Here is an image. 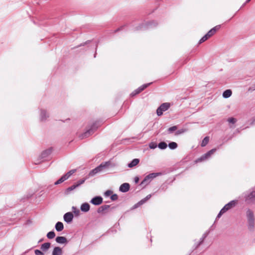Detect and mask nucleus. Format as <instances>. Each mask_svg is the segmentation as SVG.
Here are the masks:
<instances>
[{"instance_id": "1", "label": "nucleus", "mask_w": 255, "mask_h": 255, "mask_svg": "<svg viewBox=\"0 0 255 255\" xmlns=\"http://www.w3.org/2000/svg\"><path fill=\"white\" fill-rule=\"evenodd\" d=\"M237 203V201L236 200L231 201L230 202L226 204L220 211V213L217 216L218 218H220L222 215L226 212L229 210L234 207Z\"/></svg>"}, {"instance_id": "2", "label": "nucleus", "mask_w": 255, "mask_h": 255, "mask_svg": "<svg viewBox=\"0 0 255 255\" xmlns=\"http://www.w3.org/2000/svg\"><path fill=\"white\" fill-rule=\"evenodd\" d=\"M247 216L249 223V228L250 230H252L255 224L254 213L251 210H248L247 212Z\"/></svg>"}, {"instance_id": "3", "label": "nucleus", "mask_w": 255, "mask_h": 255, "mask_svg": "<svg viewBox=\"0 0 255 255\" xmlns=\"http://www.w3.org/2000/svg\"><path fill=\"white\" fill-rule=\"evenodd\" d=\"M216 150V149L215 148L209 150L205 154L202 155L200 157L196 159L194 161V162L197 163L207 160L211 156L212 154H213L215 152Z\"/></svg>"}, {"instance_id": "4", "label": "nucleus", "mask_w": 255, "mask_h": 255, "mask_svg": "<svg viewBox=\"0 0 255 255\" xmlns=\"http://www.w3.org/2000/svg\"><path fill=\"white\" fill-rule=\"evenodd\" d=\"M160 175H161V173H150L145 177L144 179L141 182V184L145 186L148 185L153 179Z\"/></svg>"}, {"instance_id": "5", "label": "nucleus", "mask_w": 255, "mask_h": 255, "mask_svg": "<svg viewBox=\"0 0 255 255\" xmlns=\"http://www.w3.org/2000/svg\"><path fill=\"white\" fill-rule=\"evenodd\" d=\"M100 126V124L99 122H95L93 124L89 129L87 130L85 132L81 135V138H83L89 136L90 135L92 134Z\"/></svg>"}, {"instance_id": "6", "label": "nucleus", "mask_w": 255, "mask_h": 255, "mask_svg": "<svg viewBox=\"0 0 255 255\" xmlns=\"http://www.w3.org/2000/svg\"><path fill=\"white\" fill-rule=\"evenodd\" d=\"M170 107V104L168 103H165L160 105L156 110V113L158 116H161L162 115L163 112L167 110Z\"/></svg>"}, {"instance_id": "7", "label": "nucleus", "mask_w": 255, "mask_h": 255, "mask_svg": "<svg viewBox=\"0 0 255 255\" xmlns=\"http://www.w3.org/2000/svg\"><path fill=\"white\" fill-rule=\"evenodd\" d=\"M255 198V191H252L245 197V201L249 204L254 201Z\"/></svg>"}, {"instance_id": "8", "label": "nucleus", "mask_w": 255, "mask_h": 255, "mask_svg": "<svg viewBox=\"0 0 255 255\" xmlns=\"http://www.w3.org/2000/svg\"><path fill=\"white\" fill-rule=\"evenodd\" d=\"M149 84H144L139 87L137 89L134 91L131 94V96H134L139 93H140L141 92H142L143 90H144L145 88H146L149 85Z\"/></svg>"}, {"instance_id": "9", "label": "nucleus", "mask_w": 255, "mask_h": 255, "mask_svg": "<svg viewBox=\"0 0 255 255\" xmlns=\"http://www.w3.org/2000/svg\"><path fill=\"white\" fill-rule=\"evenodd\" d=\"M110 164L109 162L101 163L99 166L95 168V170H96V172L98 173L102 171L104 168L108 167Z\"/></svg>"}, {"instance_id": "10", "label": "nucleus", "mask_w": 255, "mask_h": 255, "mask_svg": "<svg viewBox=\"0 0 255 255\" xmlns=\"http://www.w3.org/2000/svg\"><path fill=\"white\" fill-rule=\"evenodd\" d=\"M103 198L100 196H97L91 200V203L95 205H99L102 203Z\"/></svg>"}, {"instance_id": "11", "label": "nucleus", "mask_w": 255, "mask_h": 255, "mask_svg": "<svg viewBox=\"0 0 255 255\" xmlns=\"http://www.w3.org/2000/svg\"><path fill=\"white\" fill-rule=\"evenodd\" d=\"M220 28V25H217L212 28L210 30H209L208 33L206 34L207 36L210 38L213 35L215 34V33Z\"/></svg>"}, {"instance_id": "12", "label": "nucleus", "mask_w": 255, "mask_h": 255, "mask_svg": "<svg viewBox=\"0 0 255 255\" xmlns=\"http://www.w3.org/2000/svg\"><path fill=\"white\" fill-rule=\"evenodd\" d=\"M73 218V215L71 212H68L64 215V221L67 223L71 222Z\"/></svg>"}, {"instance_id": "13", "label": "nucleus", "mask_w": 255, "mask_h": 255, "mask_svg": "<svg viewBox=\"0 0 255 255\" xmlns=\"http://www.w3.org/2000/svg\"><path fill=\"white\" fill-rule=\"evenodd\" d=\"M129 187L128 183H125L121 185L120 190L123 192H126L129 190Z\"/></svg>"}, {"instance_id": "14", "label": "nucleus", "mask_w": 255, "mask_h": 255, "mask_svg": "<svg viewBox=\"0 0 255 255\" xmlns=\"http://www.w3.org/2000/svg\"><path fill=\"white\" fill-rule=\"evenodd\" d=\"M109 208H110L109 205H103L98 208L97 212L98 213H104L107 210H108V209Z\"/></svg>"}, {"instance_id": "15", "label": "nucleus", "mask_w": 255, "mask_h": 255, "mask_svg": "<svg viewBox=\"0 0 255 255\" xmlns=\"http://www.w3.org/2000/svg\"><path fill=\"white\" fill-rule=\"evenodd\" d=\"M90 205L87 203H83L81 206V210L82 211L87 212L90 210Z\"/></svg>"}, {"instance_id": "16", "label": "nucleus", "mask_w": 255, "mask_h": 255, "mask_svg": "<svg viewBox=\"0 0 255 255\" xmlns=\"http://www.w3.org/2000/svg\"><path fill=\"white\" fill-rule=\"evenodd\" d=\"M62 254V249L58 247H55L52 252V255H61Z\"/></svg>"}, {"instance_id": "17", "label": "nucleus", "mask_w": 255, "mask_h": 255, "mask_svg": "<svg viewBox=\"0 0 255 255\" xmlns=\"http://www.w3.org/2000/svg\"><path fill=\"white\" fill-rule=\"evenodd\" d=\"M56 241L59 244H65L67 243V239L64 237H57Z\"/></svg>"}, {"instance_id": "18", "label": "nucleus", "mask_w": 255, "mask_h": 255, "mask_svg": "<svg viewBox=\"0 0 255 255\" xmlns=\"http://www.w3.org/2000/svg\"><path fill=\"white\" fill-rule=\"evenodd\" d=\"M139 160L137 158L133 159L130 163L128 164V166L130 168H132L138 164Z\"/></svg>"}, {"instance_id": "19", "label": "nucleus", "mask_w": 255, "mask_h": 255, "mask_svg": "<svg viewBox=\"0 0 255 255\" xmlns=\"http://www.w3.org/2000/svg\"><path fill=\"white\" fill-rule=\"evenodd\" d=\"M63 228L64 226L62 222H58L56 223L55 225V229L57 231L60 232L63 230Z\"/></svg>"}, {"instance_id": "20", "label": "nucleus", "mask_w": 255, "mask_h": 255, "mask_svg": "<svg viewBox=\"0 0 255 255\" xmlns=\"http://www.w3.org/2000/svg\"><path fill=\"white\" fill-rule=\"evenodd\" d=\"M232 92L231 90H227L223 93V96L225 98H227L230 97L232 95Z\"/></svg>"}, {"instance_id": "21", "label": "nucleus", "mask_w": 255, "mask_h": 255, "mask_svg": "<svg viewBox=\"0 0 255 255\" xmlns=\"http://www.w3.org/2000/svg\"><path fill=\"white\" fill-rule=\"evenodd\" d=\"M50 247V243H46L42 244L41 246V249L43 251L47 250Z\"/></svg>"}, {"instance_id": "22", "label": "nucleus", "mask_w": 255, "mask_h": 255, "mask_svg": "<svg viewBox=\"0 0 255 255\" xmlns=\"http://www.w3.org/2000/svg\"><path fill=\"white\" fill-rule=\"evenodd\" d=\"M209 141V137L206 136L202 141V143L201 144V146L202 147L205 146L208 144Z\"/></svg>"}, {"instance_id": "23", "label": "nucleus", "mask_w": 255, "mask_h": 255, "mask_svg": "<svg viewBox=\"0 0 255 255\" xmlns=\"http://www.w3.org/2000/svg\"><path fill=\"white\" fill-rule=\"evenodd\" d=\"M151 195L149 194V195H148L144 199L141 200L140 201H139L138 203V204L139 205H142V204H143L144 203H145L147 200H148V199H149L151 197Z\"/></svg>"}, {"instance_id": "24", "label": "nucleus", "mask_w": 255, "mask_h": 255, "mask_svg": "<svg viewBox=\"0 0 255 255\" xmlns=\"http://www.w3.org/2000/svg\"><path fill=\"white\" fill-rule=\"evenodd\" d=\"M158 147L161 149H165L167 147V144L165 142H161L158 144Z\"/></svg>"}, {"instance_id": "25", "label": "nucleus", "mask_w": 255, "mask_h": 255, "mask_svg": "<svg viewBox=\"0 0 255 255\" xmlns=\"http://www.w3.org/2000/svg\"><path fill=\"white\" fill-rule=\"evenodd\" d=\"M66 177H65L64 175L63 176H62L59 180H58L55 183V185H57V184H59L60 183H62L63 181H64L65 180H67L66 179Z\"/></svg>"}, {"instance_id": "26", "label": "nucleus", "mask_w": 255, "mask_h": 255, "mask_svg": "<svg viewBox=\"0 0 255 255\" xmlns=\"http://www.w3.org/2000/svg\"><path fill=\"white\" fill-rule=\"evenodd\" d=\"M76 171V170L73 169L69 171L67 173H66L64 176L66 177V179H68L71 175H72Z\"/></svg>"}, {"instance_id": "27", "label": "nucleus", "mask_w": 255, "mask_h": 255, "mask_svg": "<svg viewBox=\"0 0 255 255\" xmlns=\"http://www.w3.org/2000/svg\"><path fill=\"white\" fill-rule=\"evenodd\" d=\"M55 236V234L54 232L51 231L48 233L47 237L48 239H52Z\"/></svg>"}, {"instance_id": "28", "label": "nucleus", "mask_w": 255, "mask_h": 255, "mask_svg": "<svg viewBox=\"0 0 255 255\" xmlns=\"http://www.w3.org/2000/svg\"><path fill=\"white\" fill-rule=\"evenodd\" d=\"M168 146L170 148L173 149L177 147V144L176 142H172L169 143Z\"/></svg>"}, {"instance_id": "29", "label": "nucleus", "mask_w": 255, "mask_h": 255, "mask_svg": "<svg viewBox=\"0 0 255 255\" xmlns=\"http://www.w3.org/2000/svg\"><path fill=\"white\" fill-rule=\"evenodd\" d=\"M209 37L207 36V34L205 35L199 41V43H202V42H205L207 39H208Z\"/></svg>"}, {"instance_id": "30", "label": "nucleus", "mask_w": 255, "mask_h": 255, "mask_svg": "<svg viewBox=\"0 0 255 255\" xmlns=\"http://www.w3.org/2000/svg\"><path fill=\"white\" fill-rule=\"evenodd\" d=\"M149 146L151 149H154L157 147V144L155 142H152L150 143Z\"/></svg>"}, {"instance_id": "31", "label": "nucleus", "mask_w": 255, "mask_h": 255, "mask_svg": "<svg viewBox=\"0 0 255 255\" xmlns=\"http://www.w3.org/2000/svg\"><path fill=\"white\" fill-rule=\"evenodd\" d=\"M228 121L230 123L235 124L237 122V120L234 118H231L228 120Z\"/></svg>"}, {"instance_id": "32", "label": "nucleus", "mask_w": 255, "mask_h": 255, "mask_svg": "<svg viewBox=\"0 0 255 255\" xmlns=\"http://www.w3.org/2000/svg\"><path fill=\"white\" fill-rule=\"evenodd\" d=\"M97 173L96 172V170H95V169L92 170L89 173V176H93L96 174Z\"/></svg>"}, {"instance_id": "33", "label": "nucleus", "mask_w": 255, "mask_h": 255, "mask_svg": "<svg viewBox=\"0 0 255 255\" xmlns=\"http://www.w3.org/2000/svg\"><path fill=\"white\" fill-rule=\"evenodd\" d=\"M78 187V185H77V184H74V185H73L72 186L69 187L67 190L68 191H72L73 190H74V189H75L76 187Z\"/></svg>"}, {"instance_id": "34", "label": "nucleus", "mask_w": 255, "mask_h": 255, "mask_svg": "<svg viewBox=\"0 0 255 255\" xmlns=\"http://www.w3.org/2000/svg\"><path fill=\"white\" fill-rule=\"evenodd\" d=\"M177 128L176 126H173L168 128V131L170 132H172L177 129Z\"/></svg>"}, {"instance_id": "35", "label": "nucleus", "mask_w": 255, "mask_h": 255, "mask_svg": "<svg viewBox=\"0 0 255 255\" xmlns=\"http://www.w3.org/2000/svg\"><path fill=\"white\" fill-rule=\"evenodd\" d=\"M85 179H81L77 182L76 184H77V185H78V186H79L81 184H82L83 183H84L85 182Z\"/></svg>"}, {"instance_id": "36", "label": "nucleus", "mask_w": 255, "mask_h": 255, "mask_svg": "<svg viewBox=\"0 0 255 255\" xmlns=\"http://www.w3.org/2000/svg\"><path fill=\"white\" fill-rule=\"evenodd\" d=\"M118 198V196L117 194L112 195L111 197V199L113 201H115V200H117Z\"/></svg>"}, {"instance_id": "37", "label": "nucleus", "mask_w": 255, "mask_h": 255, "mask_svg": "<svg viewBox=\"0 0 255 255\" xmlns=\"http://www.w3.org/2000/svg\"><path fill=\"white\" fill-rule=\"evenodd\" d=\"M34 252L36 255H44V254L38 250H35Z\"/></svg>"}, {"instance_id": "38", "label": "nucleus", "mask_w": 255, "mask_h": 255, "mask_svg": "<svg viewBox=\"0 0 255 255\" xmlns=\"http://www.w3.org/2000/svg\"><path fill=\"white\" fill-rule=\"evenodd\" d=\"M73 211L75 213L76 215H79L80 211L78 209H77L75 207H73Z\"/></svg>"}, {"instance_id": "39", "label": "nucleus", "mask_w": 255, "mask_h": 255, "mask_svg": "<svg viewBox=\"0 0 255 255\" xmlns=\"http://www.w3.org/2000/svg\"><path fill=\"white\" fill-rule=\"evenodd\" d=\"M184 131L183 129H182L181 130H178L176 132V134H178L181 133H183Z\"/></svg>"}, {"instance_id": "40", "label": "nucleus", "mask_w": 255, "mask_h": 255, "mask_svg": "<svg viewBox=\"0 0 255 255\" xmlns=\"http://www.w3.org/2000/svg\"><path fill=\"white\" fill-rule=\"evenodd\" d=\"M138 181H139V178H138V177H136L134 178V181H135V182L136 183H138Z\"/></svg>"}, {"instance_id": "41", "label": "nucleus", "mask_w": 255, "mask_h": 255, "mask_svg": "<svg viewBox=\"0 0 255 255\" xmlns=\"http://www.w3.org/2000/svg\"><path fill=\"white\" fill-rule=\"evenodd\" d=\"M111 192L110 191H106V194L107 195H110Z\"/></svg>"}, {"instance_id": "42", "label": "nucleus", "mask_w": 255, "mask_h": 255, "mask_svg": "<svg viewBox=\"0 0 255 255\" xmlns=\"http://www.w3.org/2000/svg\"><path fill=\"white\" fill-rule=\"evenodd\" d=\"M251 0H248V1H250Z\"/></svg>"}]
</instances>
